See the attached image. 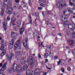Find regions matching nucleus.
Listing matches in <instances>:
<instances>
[{
	"mask_svg": "<svg viewBox=\"0 0 75 75\" xmlns=\"http://www.w3.org/2000/svg\"><path fill=\"white\" fill-rule=\"evenodd\" d=\"M17 35V33L14 32H12L11 33V37L12 38H15V37H16Z\"/></svg>",
	"mask_w": 75,
	"mask_h": 75,
	"instance_id": "obj_9",
	"label": "nucleus"
},
{
	"mask_svg": "<svg viewBox=\"0 0 75 75\" xmlns=\"http://www.w3.org/2000/svg\"><path fill=\"white\" fill-rule=\"evenodd\" d=\"M30 73H31V71L28 69L26 71L25 74L26 75H30Z\"/></svg>",
	"mask_w": 75,
	"mask_h": 75,
	"instance_id": "obj_16",
	"label": "nucleus"
},
{
	"mask_svg": "<svg viewBox=\"0 0 75 75\" xmlns=\"http://www.w3.org/2000/svg\"><path fill=\"white\" fill-rule=\"evenodd\" d=\"M9 6H10V7H11V6H12V3H11V2H9Z\"/></svg>",
	"mask_w": 75,
	"mask_h": 75,
	"instance_id": "obj_44",
	"label": "nucleus"
},
{
	"mask_svg": "<svg viewBox=\"0 0 75 75\" xmlns=\"http://www.w3.org/2000/svg\"><path fill=\"white\" fill-rule=\"evenodd\" d=\"M62 59H61L59 60V61L58 62V65H59V64H61V61H62Z\"/></svg>",
	"mask_w": 75,
	"mask_h": 75,
	"instance_id": "obj_45",
	"label": "nucleus"
},
{
	"mask_svg": "<svg viewBox=\"0 0 75 75\" xmlns=\"http://www.w3.org/2000/svg\"><path fill=\"white\" fill-rule=\"evenodd\" d=\"M28 41V40L27 39V38H25V39L23 40V44L24 47H25L26 45H27V43Z\"/></svg>",
	"mask_w": 75,
	"mask_h": 75,
	"instance_id": "obj_6",
	"label": "nucleus"
},
{
	"mask_svg": "<svg viewBox=\"0 0 75 75\" xmlns=\"http://www.w3.org/2000/svg\"><path fill=\"white\" fill-rule=\"evenodd\" d=\"M72 52L73 55H75V50H73Z\"/></svg>",
	"mask_w": 75,
	"mask_h": 75,
	"instance_id": "obj_52",
	"label": "nucleus"
},
{
	"mask_svg": "<svg viewBox=\"0 0 75 75\" xmlns=\"http://www.w3.org/2000/svg\"><path fill=\"white\" fill-rule=\"evenodd\" d=\"M13 54L12 53H9L8 57V59L9 61H10L12 59L13 57Z\"/></svg>",
	"mask_w": 75,
	"mask_h": 75,
	"instance_id": "obj_7",
	"label": "nucleus"
},
{
	"mask_svg": "<svg viewBox=\"0 0 75 75\" xmlns=\"http://www.w3.org/2000/svg\"><path fill=\"white\" fill-rule=\"evenodd\" d=\"M74 9H71L70 13H73V12H74Z\"/></svg>",
	"mask_w": 75,
	"mask_h": 75,
	"instance_id": "obj_51",
	"label": "nucleus"
},
{
	"mask_svg": "<svg viewBox=\"0 0 75 75\" xmlns=\"http://www.w3.org/2000/svg\"><path fill=\"white\" fill-rule=\"evenodd\" d=\"M16 69H17V67H13L12 68V70L13 71V72H15V71H16Z\"/></svg>",
	"mask_w": 75,
	"mask_h": 75,
	"instance_id": "obj_30",
	"label": "nucleus"
},
{
	"mask_svg": "<svg viewBox=\"0 0 75 75\" xmlns=\"http://www.w3.org/2000/svg\"><path fill=\"white\" fill-rule=\"evenodd\" d=\"M68 16V15H65V16H64V17L63 18H66L68 19V16Z\"/></svg>",
	"mask_w": 75,
	"mask_h": 75,
	"instance_id": "obj_57",
	"label": "nucleus"
},
{
	"mask_svg": "<svg viewBox=\"0 0 75 75\" xmlns=\"http://www.w3.org/2000/svg\"><path fill=\"white\" fill-rule=\"evenodd\" d=\"M69 5L70 6H73V3H72V2H71V1H69Z\"/></svg>",
	"mask_w": 75,
	"mask_h": 75,
	"instance_id": "obj_39",
	"label": "nucleus"
},
{
	"mask_svg": "<svg viewBox=\"0 0 75 75\" xmlns=\"http://www.w3.org/2000/svg\"><path fill=\"white\" fill-rule=\"evenodd\" d=\"M3 66V63H0V68L1 67Z\"/></svg>",
	"mask_w": 75,
	"mask_h": 75,
	"instance_id": "obj_64",
	"label": "nucleus"
},
{
	"mask_svg": "<svg viewBox=\"0 0 75 75\" xmlns=\"http://www.w3.org/2000/svg\"><path fill=\"white\" fill-rule=\"evenodd\" d=\"M68 42H69V44L71 46H72L74 45V42H73V40H67Z\"/></svg>",
	"mask_w": 75,
	"mask_h": 75,
	"instance_id": "obj_12",
	"label": "nucleus"
},
{
	"mask_svg": "<svg viewBox=\"0 0 75 75\" xmlns=\"http://www.w3.org/2000/svg\"><path fill=\"white\" fill-rule=\"evenodd\" d=\"M57 7L59 8H63L64 7H67V4L64 2V0H61L58 2L56 5Z\"/></svg>",
	"mask_w": 75,
	"mask_h": 75,
	"instance_id": "obj_2",
	"label": "nucleus"
},
{
	"mask_svg": "<svg viewBox=\"0 0 75 75\" xmlns=\"http://www.w3.org/2000/svg\"><path fill=\"white\" fill-rule=\"evenodd\" d=\"M15 1L16 3H18L20 2V0H15Z\"/></svg>",
	"mask_w": 75,
	"mask_h": 75,
	"instance_id": "obj_49",
	"label": "nucleus"
},
{
	"mask_svg": "<svg viewBox=\"0 0 75 75\" xmlns=\"http://www.w3.org/2000/svg\"><path fill=\"white\" fill-rule=\"evenodd\" d=\"M47 14H51V11H48V10H47L46 11Z\"/></svg>",
	"mask_w": 75,
	"mask_h": 75,
	"instance_id": "obj_23",
	"label": "nucleus"
},
{
	"mask_svg": "<svg viewBox=\"0 0 75 75\" xmlns=\"http://www.w3.org/2000/svg\"><path fill=\"white\" fill-rule=\"evenodd\" d=\"M2 36L3 37V36L2 35L1 33H0V38H2Z\"/></svg>",
	"mask_w": 75,
	"mask_h": 75,
	"instance_id": "obj_58",
	"label": "nucleus"
},
{
	"mask_svg": "<svg viewBox=\"0 0 75 75\" xmlns=\"http://www.w3.org/2000/svg\"><path fill=\"white\" fill-rule=\"evenodd\" d=\"M46 14H47V13L45 11H44L43 12H42V15L44 17H45V16H46Z\"/></svg>",
	"mask_w": 75,
	"mask_h": 75,
	"instance_id": "obj_24",
	"label": "nucleus"
},
{
	"mask_svg": "<svg viewBox=\"0 0 75 75\" xmlns=\"http://www.w3.org/2000/svg\"><path fill=\"white\" fill-rule=\"evenodd\" d=\"M35 16H36L37 17H38V16H39V13L38 12V11H36L35 12Z\"/></svg>",
	"mask_w": 75,
	"mask_h": 75,
	"instance_id": "obj_28",
	"label": "nucleus"
},
{
	"mask_svg": "<svg viewBox=\"0 0 75 75\" xmlns=\"http://www.w3.org/2000/svg\"><path fill=\"white\" fill-rule=\"evenodd\" d=\"M38 56L39 58H40L41 57V54H38Z\"/></svg>",
	"mask_w": 75,
	"mask_h": 75,
	"instance_id": "obj_61",
	"label": "nucleus"
},
{
	"mask_svg": "<svg viewBox=\"0 0 75 75\" xmlns=\"http://www.w3.org/2000/svg\"><path fill=\"white\" fill-rule=\"evenodd\" d=\"M67 70L68 71H70L71 70V67H68L67 68Z\"/></svg>",
	"mask_w": 75,
	"mask_h": 75,
	"instance_id": "obj_37",
	"label": "nucleus"
},
{
	"mask_svg": "<svg viewBox=\"0 0 75 75\" xmlns=\"http://www.w3.org/2000/svg\"><path fill=\"white\" fill-rule=\"evenodd\" d=\"M28 68V66H24L21 69L22 70V71H23V70H24L25 69H27Z\"/></svg>",
	"mask_w": 75,
	"mask_h": 75,
	"instance_id": "obj_18",
	"label": "nucleus"
},
{
	"mask_svg": "<svg viewBox=\"0 0 75 75\" xmlns=\"http://www.w3.org/2000/svg\"><path fill=\"white\" fill-rule=\"evenodd\" d=\"M55 33V31H53L52 33V34L53 36H55L56 35V34Z\"/></svg>",
	"mask_w": 75,
	"mask_h": 75,
	"instance_id": "obj_36",
	"label": "nucleus"
},
{
	"mask_svg": "<svg viewBox=\"0 0 75 75\" xmlns=\"http://www.w3.org/2000/svg\"><path fill=\"white\" fill-rule=\"evenodd\" d=\"M25 59V57H22L21 59V60H22V61H24V59Z\"/></svg>",
	"mask_w": 75,
	"mask_h": 75,
	"instance_id": "obj_59",
	"label": "nucleus"
},
{
	"mask_svg": "<svg viewBox=\"0 0 75 75\" xmlns=\"http://www.w3.org/2000/svg\"><path fill=\"white\" fill-rule=\"evenodd\" d=\"M3 27L4 30L5 31H6L7 30V24L6 23V22H4L3 23Z\"/></svg>",
	"mask_w": 75,
	"mask_h": 75,
	"instance_id": "obj_11",
	"label": "nucleus"
},
{
	"mask_svg": "<svg viewBox=\"0 0 75 75\" xmlns=\"http://www.w3.org/2000/svg\"><path fill=\"white\" fill-rule=\"evenodd\" d=\"M16 39L14 38H13L12 39L11 41L10 42H9V44L11 45H14V41Z\"/></svg>",
	"mask_w": 75,
	"mask_h": 75,
	"instance_id": "obj_8",
	"label": "nucleus"
},
{
	"mask_svg": "<svg viewBox=\"0 0 75 75\" xmlns=\"http://www.w3.org/2000/svg\"><path fill=\"white\" fill-rule=\"evenodd\" d=\"M58 15H54V17L55 19H57L58 18Z\"/></svg>",
	"mask_w": 75,
	"mask_h": 75,
	"instance_id": "obj_42",
	"label": "nucleus"
},
{
	"mask_svg": "<svg viewBox=\"0 0 75 75\" xmlns=\"http://www.w3.org/2000/svg\"><path fill=\"white\" fill-rule=\"evenodd\" d=\"M25 64L26 66H28L30 65V62L29 61H27L25 62Z\"/></svg>",
	"mask_w": 75,
	"mask_h": 75,
	"instance_id": "obj_26",
	"label": "nucleus"
},
{
	"mask_svg": "<svg viewBox=\"0 0 75 75\" xmlns=\"http://www.w3.org/2000/svg\"><path fill=\"white\" fill-rule=\"evenodd\" d=\"M14 17V16L12 17L11 19V21L10 22V25H11V24H12V21H13V24H15L16 23V19H14L13 20V18Z\"/></svg>",
	"mask_w": 75,
	"mask_h": 75,
	"instance_id": "obj_13",
	"label": "nucleus"
},
{
	"mask_svg": "<svg viewBox=\"0 0 75 75\" xmlns=\"http://www.w3.org/2000/svg\"><path fill=\"white\" fill-rule=\"evenodd\" d=\"M38 10H42V8L41 7H38Z\"/></svg>",
	"mask_w": 75,
	"mask_h": 75,
	"instance_id": "obj_54",
	"label": "nucleus"
},
{
	"mask_svg": "<svg viewBox=\"0 0 75 75\" xmlns=\"http://www.w3.org/2000/svg\"><path fill=\"white\" fill-rule=\"evenodd\" d=\"M31 75H35V74L34 73V72L33 71H31L30 73Z\"/></svg>",
	"mask_w": 75,
	"mask_h": 75,
	"instance_id": "obj_41",
	"label": "nucleus"
},
{
	"mask_svg": "<svg viewBox=\"0 0 75 75\" xmlns=\"http://www.w3.org/2000/svg\"><path fill=\"white\" fill-rule=\"evenodd\" d=\"M72 36L74 37V38H75V33H72Z\"/></svg>",
	"mask_w": 75,
	"mask_h": 75,
	"instance_id": "obj_47",
	"label": "nucleus"
},
{
	"mask_svg": "<svg viewBox=\"0 0 75 75\" xmlns=\"http://www.w3.org/2000/svg\"><path fill=\"white\" fill-rule=\"evenodd\" d=\"M3 6L4 7H7V5L4 3L3 4Z\"/></svg>",
	"mask_w": 75,
	"mask_h": 75,
	"instance_id": "obj_38",
	"label": "nucleus"
},
{
	"mask_svg": "<svg viewBox=\"0 0 75 75\" xmlns=\"http://www.w3.org/2000/svg\"><path fill=\"white\" fill-rule=\"evenodd\" d=\"M57 56H55L54 57L53 59H54L55 60L57 59Z\"/></svg>",
	"mask_w": 75,
	"mask_h": 75,
	"instance_id": "obj_50",
	"label": "nucleus"
},
{
	"mask_svg": "<svg viewBox=\"0 0 75 75\" xmlns=\"http://www.w3.org/2000/svg\"><path fill=\"white\" fill-rule=\"evenodd\" d=\"M17 67H18V68H20V71H23V70H22L21 69H22V68H22V67H21V65H18V66H17Z\"/></svg>",
	"mask_w": 75,
	"mask_h": 75,
	"instance_id": "obj_25",
	"label": "nucleus"
},
{
	"mask_svg": "<svg viewBox=\"0 0 75 75\" xmlns=\"http://www.w3.org/2000/svg\"><path fill=\"white\" fill-rule=\"evenodd\" d=\"M36 34H37V35H40V33H39V32L38 31V32H36Z\"/></svg>",
	"mask_w": 75,
	"mask_h": 75,
	"instance_id": "obj_60",
	"label": "nucleus"
},
{
	"mask_svg": "<svg viewBox=\"0 0 75 75\" xmlns=\"http://www.w3.org/2000/svg\"><path fill=\"white\" fill-rule=\"evenodd\" d=\"M49 56L51 58H53V57H54V54L52 53H50L49 54Z\"/></svg>",
	"mask_w": 75,
	"mask_h": 75,
	"instance_id": "obj_19",
	"label": "nucleus"
},
{
	"mask_svg": "<svg viewBox=\"0 0 75 75\" xmlns=\"http://www.w3.org/2000/svg\"><path fill=\"white\" fill-rule=\"evenodd\" d=\"M21 42L20 40H18L16 42L14 45V47L16 48L15 52L17 54L19 53L20 54H22V52L20 51L21 48Z\"/></svg>",
	"mask_w": 75,
	"mask_h": 75,
	"instance_id": "obj_1",
	"label": "nucleus"
},
{
	"mask_svg": "<svg viewBox=\"0 0 75 75\" xmlns=\"http://www.w3.org/2000/svg\"><path fill=\"white\" fill-rule=\"evenodd\" d=\"M62 18L61 19V21L63 23V25H67V24H69V22H68V18H64L62 16Z\"/></svg>",
	"mask_w": 75,
	"mask_h": 75,
	"instance_id": "obj_4",
	"label": "nucleus"
},
{
	"mask_svg": "<svg viewBox=\"0 0 75 75\" xmlns=\"http://www.w3.org/2000/svg\"><path fill=\"white\" fill-rule=\"evenodd\" d=\"M3 7V2H2L0 1V8H1V7Z\"/></svg>",
	"mask_w": 75,
	"mask_h": 75,
	"instance_id": "obj_32",
	"label": "nucleus"
},
{
	"mask_svg": "<svg viewBox=\"0 0 75 75\" xmlns=\"http://www.w3.org/2000/svg\"><path fill=\"white\" fill-rule=\"evenodd\" d=\"M28 61H30V65L32 67H33V66H34V63L35 61H36L35 59H33V57L30 56L28 58Z\"/></svg>",
	"mask_w": 75,
	"mask_h": 75,
	"instance_id": "obj_3",
	"label": "nucleus"
},
{
	"mask_svg": "<svg viewBox=\"0 0 75 75\" xmlns=\"http://www.w3.org/2000/svg\"><path fill=\"white\" fill-rule=\"evenodd\" d=\"M6 12L8 14H9V15H11L12 14V13L13 12V9L12 8L9 6L7 10H6Z\"/></svg>",
	"mask_w": 75,
	"mask_h": 75,
	"instance_id": "obj_5",
	"label": "nucleus"
},
{
	"mask_svg": "<svg viewBox=\"0 0 75 75\" xmlns=\"http://www.w3.org/2000/svg\"><path fill=\"white\" fill-rule=\"evenodd\" d=\"M61 70L62 71V72H65V69H64V68H62Z\"/></svg>",
	"mask_w": 75,
	"mask_h": 75,
	"instance_id": "obj_48",
	"label": "nucleus"
},
{
	"mask_svg": "<svg viewBox=\"0 0 75 75\" xmlns=\"http://www.w3.org/2000/svg\"><path fill=\"white\" fill-rule=\"evenodd\" d=\"M7 19L8 21H9V20H10V17L8 16L7 18Z\"/></svg>",
	"mask_w": 75,
	"mask_h": 75,
	"instance_id": "obj_53",
	"label": "nucleus"
},
{
	"mask_svg": "<svg viewBox=\"0 0 75 75\" xmlns=\"http://www.w3.org/2000/svg\"><path fill=\"white\" fill-rule=\"evenodd\" d=\"M3 52L1 54V57H3L6 54V50H4Z\"/></svg>",
	"mask_w": 75,
	"mask_h": 75,
	"instance_id": "obj_20",
	"label": "nucleus"
},
{
	"mask_svg": "<svg viewBox=\"0 0 75 75\" xmlns=\"http://www.w3.org/2000/svg\"><path fill=\"white\" fill-rule=\"evenodd\" d=\"M13 45H11V44H9V48L10 49H11V48H13Z\"/></svg>",
	"mask_w": 75,
	"mask_h": 75,
	"instance_id": "obj_29",
	"label": "nucleus"
},
{
	"mask_svg": "<svg viewBox=\"0 0 75 75\" xmlns=\"http://www.w3.org/2000/svg\"><path fill=\"white\" fill-rule=\"evenodd\" d=\"M18 29H20V27H16L15 28V30H16V31H18L17 30H18Z\"/></svg>",
	"mask_w": 75,
	"mask_h": 75,
	"instance_id": "obj_34",
	"label": "nucleus"
},
{
	"mask_svg": "<svg viewBox=\"0 0 75 75\" xmlns=\"http://www.w3.org/2000/svg\"><path fill=\"white\" fill-rule=\"evenodd\" d=\"M24 61H22L21 60H20V64H21V65H23L24 64Z\"/></svg>",
	"mask_w": 75,
	"mask_h": 75,
	"instance_id": "obj_31",
	"label": "nucleus"
},
{
	"mask_svg": "<svg viewBox=\"0 0 75 75\" xmlns=\"http://www.w3.org/2000/svg\"><path fill=\"white\" fill-rule=\"evenodd\" d=\"M20 69H18L16 70V71H17V72H18V73L20 72Z\"/></svg>",
	"mask_w": 75,
	"mask_h": 75,
	"instance_id": "obj_56",
	"label": "nucleus"
},
{
	"mask_svg": "<svg viewBox=\"0 0 75 75\" xmlns=\"http://www.w3.org/2000/svg\"><path fill=\"white\" fill-rule=\"evenodd\" d=\"M40 71V69L39 68H36L35 70V72L36 74H38Z\"/></svg>",
	"mask_w": 75,
	"mask_h": 75,
	"instance_id": "obj_15",
	"label": "nucleus"
},
{
	"mask_svg": "<svg viewBox=\"0 0 75 75\" xmlns=\"http://www.w3.org/2000/svg\"><path fill=\"white\" fill-rule=\"evenodd\" d=\"M5 11V9H4V8H2L1 14H0L1 16H3V15H4V13Z\"/></svg>",
	"mask_w": 75,
	"mask_h": 75,
	"instance_id": "obj_14",
	"label": "nucleus"
},
{
	"mask_svg": "<svg viewBox=\"0 0 75 75\" xmlns=\"http://www.w3.org/2000/svg\"><path fill=\"white\" fill-rule=\"evenodd\" d=\"M24 24H25V22L24 21L23 22V23L22 27H23V26L24 25Z\"/></svg>",
	"mask_w": 75,
	"mask_h": 75,
	"instance_id": "obj_62",
	"label": "nucleus"
},
{
	"mask_svg": "<svg viewBox=\"0 0 75 75\" xmlns=\"http://www.w3.org/2000/svg\"><path fill=\"white\" fill-rule=\"evenodd\" d=\"M24 30H25V29H24V27H22L20 29V34L21 35L23 33V32L24 31Z\"/></svg>",
	"mask_w": 75,
	"mask_h": 75,
	"instance_id": "obj_10",
	"label": "nucleus"
},
{
	"mask_svg": "<svg viewBox=\"0 0 75 75\" xmlns=\"http://www.w3.org/2000/svg\"><path fill=\"white\" fill-rule=\"evenodd\" d=\"M48 55H49V54L47 52H46L45 53L44 55V57L45 58H47L48 57Z\"/></svg>",
	"mask_w": 75,
	"mask_h": 75,
	"instance_id": "obj_22",
	"label": "nucleus"
},
{
	"mask_svg": "<svg viewBox=\"0 0 75 75\" xmlns=\"http://www.w3.org/2000/svg\"><path fill=\"white\" fill-rule=\"evenodd\" d=\"M72 25H68V27H69V28H72Z\"/></svg>",
	"mask_w": 75,
	"mask_h": 75,
	"instance_id": "obj_46",
	"label": "nucleus"
},
{
	"mask_svg": "<svg viewBox=\"0 0 75 75\" xmlns=\"http://www.w3.org/2000/svg\"><path fill=\"white\" fill-rule=\"evenodd\" d=\"M25 48L26 50H29V48H28V45H27L25 46Z\"/></svg>",
	"mask_w": 75,
	"mask_h": 75,
	"instance_id": "obj_33",
	"label": "nucleus"
},
{
	"mask_svg": "<svg viewBox=\"0 0 75 75\" xmlns=\"http://www.w3.org/2000/svg\"><path fill=\"white\" fill-rule=\"evenodd\" d=\"M73 13H73V14L75 15V9H74L73 10Z\"/></svg>",
	"mask_w": 75,
	"mask_h": 75,
	"instance_id": "obj_63",
	"label": "nucleus"
},
{
	"mask_svg": "<svg viewBox=\"0 0 75 75\" xmlns=\"http://www.w3.org/2000/svg\"><path fill=\"white\" fill-rule=\"evenodd\" d=\"M4 44H2L1 45V47L0 48V50L1 51H4Z\"/></svg>",
	"mask_w": 75,
	"mask_h": 75,
	"instance_id": "obj_17",
	"label": "nucleus"
},
{
	"mask_svg": "<svg viewBox=\"0 0 75 75\" xmlns=\"http://www.w3.org/2000/svg\"><path fill=\"white\" fill-rule=\"evenodd\" d=\"M7 64V63H6L4 65L2 66L4 68H6V65Z\"/></svg>",
	"mask_w": 75,
	"mask_h": 75,
	"instance_id": "obj_35",
	"label": "nucleus"
},
{
	"mask_svg": "<svg viewBox=\"0 0 75 75\" xmlns=\"http://www.w3.org/2000/svg\"><path fill=\"white\" fill-rule=\"evenodd\" d=\"M18 4H15V6H14V7L15 8H17V7H18Z\"/></svg>",
	"mask_w": 75,
	"mask_h": 75,
	"instance_id": "obj_43",
	"label": "nucleus"
},
{
	"mask_svg": "<svg viewBox=\"0 0 75 75\" xmlns=\"http://www.w3.org/2000/svg\"><path fill=\"white\" fill-rule=\"evenodd\" d=\"M6 69V68L4 67H2L0 69V72H2V71H4Z\"/></svg>",
	"mask_w": 75,
	"mask_h": 75,
	"instance_id": "obj_21",
	"label": "nucleus"
},
{
	"mask_svg": "<svg viewBox=\"0 0 75 75\" xmlns=\"http://www.w3.org/2000/svg\"><path fill=\"white\" fill-rule=\"evenodd\" d=\"M12 72V69H9V70H8V73H10V74H11Z\"/></svg>",
	"mask_w": 75,
	"mask_h": 75,
	"instance_id": "obj_40",
	"label": "nucleus"
},
{
	"mask_svg": "<svg viewBox=\"0 0 75 75\" xmlns=\"http://www.w3.org/2000/svg\"><path fill=\"white\" fill-rule=\"evenodd\" d=\"M67 12V10H65L63 11V14L64 15H65V13Z\"/></svg>",
	"mask_w": 75,
	"mask_h": 75,
	"instance_id": "obj_55",
	"label": "nucleus"
},
{
	"mask_svg": "<svg viewBox=\"0 0 75 75\" xmlns=\"http://www.w3.org/2000/svg\"><path fill=\"white\" fill-rule=\"evenodd\" d=\"M13 67L15 68H17V64L16 63H14L13 65Z\"/></svg>",
	"mask_w": 75,
	"mask_h": 75,
	"instance_id": "obj_27",
	"label": "nucleus"
}]
</instances>
